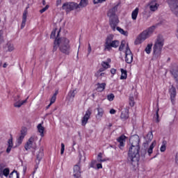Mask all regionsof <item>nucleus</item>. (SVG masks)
I'll list each match as a JSON object with an SVG mask.
<instances>
[{"instance_id":"nucleus-25","label":"nucleus","mask_w":178,"mask_h":178,"mask_svg":"<svg viewBox=\"0 0 178 178\" xmlns=\"http://www.w3.org/2000/svg\"><path fill=\"white\" fill-rule=\"evenodd\" d=\"M88 5V0H81L80 3L78 4V9L80 8H86Z\"/></svg>"},{"instance_id":"nucleus-16","label":"nucleus","mask_w":178,"mask_h":178,"mask_svg":"<svg viewBox=\"0 0 178 178\" xmlns=\"http://www.w3.org/2000/svg\"><path fill=\"white\" fill-rule=\"evenodd\" d=\"M90 116H91V112L90 110H88L86 112L85 115L82 118V120H81L82 126H86V124H87V122H88V119H90Z\"/></svg>"},{"instance_id":"nucleus-47","label":"nucleus","mask_w":178,"mask_h":178,"mask_svg":"<svg viewBox=\"0 0 178 178\" xmlns=\"http://www.w3.org/2000/svg\"><path fill=\"white\" fill-rule=\"evenodd\" d=\"M56 29L55 30H54L52 32H51V34L50 35V38H55V35H56Z\"/></svg>"},{"instance_id":"nucleus-21","label":"nucleus","mask_w":178,"mask_h":178,"mask_svg":"<svg viewBox=\"0 0 178 178\" xmlns=\"http://www.w3.org/2000/svg\"><path fill=\"white\" fill-rule=\"evenodd\" d=\"M27 99H29V97H27L25 100H23V101L18 100L14 104V106L15 108H20L22 105H24V104L27 102Z\"/></svg>"},{"instance_id":"nucleus-59","label":"nucleus","mask_w":178,"mask_h":178,"mask_svg":"<svg viewBox=\"0 0 178 178\" xmlns=\"http://www.w3.org/2000/svg\"><path fill=\"white\" fill-rule=\"evenodd\" d=\"M175 162L176 163H178V154H177L175 156Z\"/></svg>"},{"instance_id":"nucleus-37","label":"nucleus","mask_w":178,"mask_h":178,"mask_svg":"<svg viewBox=\"0 0 178 178\" xmlns=\"http://www.w3.org/2000/svg\"><path fill=\"white\" fill-rule=\"evenodd\" d=\"M102 66L103 68L106 69H106H109V67H111L109 63L105 61L102 62Z\"/></svg>"},{"instance_id":"nucleus-28","label":"nucleus","mask_w":178,"mask_h":178,"mask_svg":"<svg viewBox=\"0 0 178 178\" xmlns=\"http://www.w3.org/2000/svg\"><path fill=\"white\" fill-rule=\"evenodd\" d=\"M106 86V83H99L97 90L99 91V92H102L105 90V86Z\"/></svg>"},{"instance_id":"nucleus-26","label":"nucleus","mask_w":178,"mask_h":178,"mask_svg":"<svg viewBox=\"0 0 178 178\" xmlns=\"http://www.w3.org/2000/svg\"><path fill=\"white\" fill-rule=\"evenodd\" d=\"M115 30L119 31V33H120V34H122V35H125V37H127V35H129V32L123 30L122 28H120L118 26H115Z\"/></svg>"},{"instance_id":"nucleus-12","label":"nucleus","mask_w":178,"mask_h":178,"mask_svg":"<svg viewBox=\"0 0 178 178\" xmlns=\"http://www.w3.org/2000/svg\"><path fill=\"white\" fill-rule=\"evenodd\" d=\"M6 165L3 163L0 164V176H9V168H5Z\"/></svg>"},{"instance_id":"nucleus-11","label":"nucleus","mask_w":178,"mask_h":178,"mask_svg":"<svg viewBox=\"0 0 178 178\" xmlns=\"http://www.w3.org/2000/svg\"><path fill=\"white\" fill-rule=\"evenodd\" d=\"M147 7L149 8L150 12H156L159 8V4L156 3V1L153 0L148 3Z\"/></svg>"},{"instance_id":"nucleus-52","label":"nucleus","mask_w":178,"mask_h":178,"mask_svg":"<svg viewBox=\"0 0 178 178\" xmlns=\"http://www.w3.org/2000/svg\"><path fill=\"white\" fill-rule=\"evenodd\" d=\"M177 0H166V2L168 3V5H171V3H173V2L177 1Z\"/></svg>"},{"instance_id":"nucleus-27","label":"nucleus","mask_w":178,"mask_h":178,"mask_svg":"<svg viewBox=\"0 0 178 178\" xmlns=\"http://www.w3.org/2000/svg\"><path fill=\"white\" fill-rule=\"evenodd\" d=\"M97 114L96 115L97 119H101L104 116V109L102 108H97Z\"/></svg>"},{"instance_id":"nucleus-58","label":"nucleus","mask_w":178,"mask_h":178,"mask_svg":"<svg viewBox=\"0 0 178 178\" xmlns=\"http://www.w3.org/2000/svg\"><path fill=\"white\" fill-rule=\"evenodd\" d=\"M60 3H62V0H57V1H56V5H57V6H59V5H60Z\"/></svg>"},{"instance_id":"nucleus-13","label":"nucleus","mask_w":178,"mask_h":178,"mask_svg":"<svg viewBox=\"0 0 178 178\" xmlns=\"http://www.w3.org/2000/svg\"><path fill=\"white\" fill-rule=\"evenodd\" d=\"M169 92L170 95V99L172 104H175V99L176 98V88L172 86L171 88L169 89Z\"/></svg>"},{"instance_id":"nucleus-41","label":"nucleus","mask_w":178,"mask_h":178,"mask_svg":"<svg viewBox=\"0 0 178 178\" xmlns=\"http://www.w3.org/2000/svg\"><path fill=\"white\" fill-rule=\"evenodd\" d=\"M107 99L110 102L113 101V99H115V95H113V93H111L110 95H108Z\"/></svg>"},{"instance_id":"nucleus-63","label":"nucleus","mask_w":178,"mask_h":178,"mask_svg":"<svg viewBox=\"0 0 178 178\" xmlns=\"http://www.w3.org/2000/svg\"><path fill=\"white\" fill-rule=\"evenodd\" d=\"M2 154H3V152L0 149V157H1V155H2Z\"/></svg>"},{"instance_id":"nucleus-60","label":"nucleus","mask_w":178,"mask_h":178,"mask_svg":"<svg viewBox=\"0 0 178 178\" xmlns=\"http://www.w3.org/2000/svg\"><path fill=\"white\" fill-rule=\"evenodd\" d=\"M8 66V64L6 63H5L3 65V67H7Z\"/></svg>"},{"instance_id":"nucleus-55","label":"nucleus","mask_w":178,"mask_h":178,"mask_svg":"<svg viewBox=\"0 0 178 178\" xmlns=\"http://www.w3.org/2000/svg\"><path fill=\"white\" fill-rule=\"evenodd\" d=\"M110 113H111V115H115V114L116 113V110H115V109H113V108L111 109V110H110Z\"/></svg>"},{"instance_id":"nucleus-43","label":"nucleus","mask_w":178,"mask_h":178,"mask_svg":"<svg viewBox=\"0 0 178 178\" xmlns=\"http://www.w3.org/2000/svg\"><path fill=\"white\" fill-rule=\"evenodd\" d=\"M27 13H28L27 10H25L24 11V13H23V15H22V21L26 22V20H27Z\"/></svg>"},{"instance_id":"nucleus-15","label":"nucleus","mask_w":178,"mask_h":178,"mask_svg":"<svg viewBox=\"0 0 178 178\" xmlns=\"http://www.w3.org/2000/svg\"><path fill=\"white\" fill-rule=\"evenodd\" d=\"M44 156V149L41 147L39 150L36 152V163H40L41 159H42Z\"/></svg>"},{"instance_id":"nucleus-64","label":"nucleus","mask_w":178,"mask_h":178,"mask_svg":"<svg viewBox=\"0 0 178 178\" xmlns=\"http://www.w3.org/2000/svg\"><path fill=\"white\" fill-rule=\"evenodd\" d=\"M42 3L43 5H45V0H43Z\"/></svg>"},{"instance_id":"nucleus-29","label":"nucleus","mask_w":178,"mask_h":178,"mask_svg":"<svg viewBox=\"0 0 178 178\" xmlns=\"http://www.w3.org/2000/svg\"><path fill=\"white\" fill-rule=\"evenodd\" d=\"M121 76L120 79L121 80H126L127 79V71L124 70L123 68H121Z\"/></svg>"},{"instance_id":"nucleus-57","label":"nucleus","mask_w":178,"mask_h":178,"mask_svg":"<svg viewBox=\"0 0 178 178\" xmlns=\"http://www.w3.org/2000/svg\"><path fill=\"white\" fill-rule=\"evenodd\" d=\"M111 74H115V73H116V70L115 69H111Z\"/></svg>"},{"instance_id":"nucleus-38","label":"nucleus","mask_w":178,"mask_h":178,"mask_svg":"<svg viewBox=\"0 0 178 178\" xmlns=\"http://www.w3.org/2000/svg\"><path fill=\"white\" fill-rule=\"evenodd\" d=\"M160 151L161 152H165V151H166V141L163 142V145L160 148Z\"/></svg>"},{"instance_id":"nucleus-32","label":"nucleus","mask_w":178,"mask_h":178,"mask_svg":"<svg viewBox=\"0 0 178 178\" xmlns=\"http://www.w3.org/2000/svg\"><path fill=\"white\" fill-rule=\"evenodd\" d=\"M156 144V141L154 140L151 145L149 146V148L147 150V152L149 154V155H151V154H152V150L154 149V147H155V145Z\"/></svg>"},{"instance_id":"nucleus-22","label":"nucleus","mask_w":178,"mask_h":178,"mask_svg":"<svg viewBox=\"0 0 178 178\" xmlns=\"http://www.w3.org/2000/svg\"><path fill=\"white\" fill-rule=\"evenodd\" d=\"M172 74L176 83H178V67H175L172 69Z\"/></svg>"},{"instance_id":"nucleus-40","label":"nucleus","mask_w":178,"mask_h":178,"mask_svg":"<svg viewBox=\"0 0 178 178\" xmlns=\"http://www.w3.org/2000/svg\"><path fill=\"white\" fill-rule=\"evenodd\" d=\"M134 97L132 95L129 96V105L130 106H134Z\"/></svg>"},{"instance_id":"nucleus-36","label":"nucleus","mask_w":178,"mask_h":178,"mask_svg":"<svg viewBox=\"0 0 178 178\" xmlns=\"http://www.w3.org/2000/svg\"><path fill=\"white\" fill-rule=\"evenodd\" d=\"M9 178H19V174L17 172L13 171L10 174Z\"/></svg>"},{"instance_id":"nucleus-61","label":"nucleus","mask_w":178,"mask_h":178,"mask_svg":"<svg viewBox=\"0 0 178 178\" xmlns=\"http://www.w3.org/2000/svg\"><path fill=\"white\" fill-rule=\"evenodd\" d=\"M51 105H52V104H51V103L46 107V108L47 109H49V107L51 106Z\"/></svg>"},{"instance_id":"nucleus-45","label":"nucleus","mask_w":178,"mask_h":178,"mask_svg":"<svg viewBox=\"0 0 178 178\" xmlns=\"http://www.w3.org/2000/svg\"><path fill=\"white\" fill-rule=\"evenodd\" d=\"M3 31L2 30H0V44H2L3 42Z\"/></svg>"},{"instance_id":"nucleus-35","label":"nucleus","mask_w":178,"mask_h":178,"mask_svg":"<svg viewBox=\"0 0 178 178\" xmlns=\"http://www.w3.org/2000/svg\"><path fill=\"white\" fill-rule=\"evenodd\" d=\"M105 72H96L95 74V77H97V79H102V77H105Z\"/></svg>"},{"instance_id":"nucleus-18","label":"nucleus","mask_w":178,"mask_h":178,"mask_svg":"<svg viewBox=\"0 0 178 178\" xmlns=\"http://www.w3.org/2000/svg\"><path fill=\"white\" fill-rule=\"evenodd\" d=\"M145 138L146 142L144 143V145L145 147H148L149 143H151V141H152V138H154L152 132H149Z\"/></svg>"},{"instance_id":"nucleus-23","label":"nucleus","mask_w":178,"mask_h":178,"mask_svg":"<svg viewBox=\"0 0 178 178\" xmlns=\"http://www.w3.org/2000/svg\"><path fill=\"white\" fill-rule=\"evenodd\" d=\"M37 129H38V133H40V136L41 137H44V131L45 130V128L42 127V124H38Z\"/></svg>"},{"instance_id":"nucleus-54","label":"nucleus","mask_w":178,"mask_h":178,"mask_svg":"<svg viewBox=\"0 0 178 178\" xmlns=\"http://www.w3.org/2000/svg\"><path fill=\"white\" fill-rule=\"evenodd\" d=\"M25 26H26V21L22 20L21 29H24Z\"/></svg>"},{"instance_id":"nucleus-17","label":"nucleus","mask_w":178,"mask_h":178,"mask_svg":"<svg viewBox=\"0 0 178 178\" xmlns=\"http://www.w3.org/2000/svg\"><path fill=\"white\" fill-rule=\"evenodd\" d=\"M74 177L75 178H80L81 177V171L79 165L74 166Z\"/></svg>"},{"instance_id":"nucleus-51","label":"nucleus","mask_w":178,"mask_h":178,"mask_svg":"<svg viewBox=\"0 0 178 178\" xmlns=\"http://www.w3.org/2000/svg\"><path fill=\"white\" fill-rule=\"evenodd\" d=\"M95 163H97V161H92L90 163V168H95Z\"/></svg>"},{"instance_id":"nucleus-31","label":"nucleus","mask_w":178,"mask_h":178,"mask_svg":"<svg viewBox=\"0 0 178 178\" xmlns=\"http://www.w3.org/2000/svg\"><path fill=\"white\" fill-rule=\"evenodd\" d=\"M122 120H126V119H129V112L127 111H122L120 116Z\"/></svg>"},{"instance_id":"nucleus-56","label":"nucleus","mask_w":178,"mask_h":178,"mask_svg":"<svg viewBox=\"0 0 178 178\" xmlns=\"http://www.w3.org/2000/svg\"><path fill=\"white\" fill-rule=\"evenodd\" d=\"M97 169H102V164L97 163Z\"/></svg>"},{"instance_id":"nucleus-46","label":"nucleus","mask_w":178,"mask_h":178,"mask_svg":"<svg viewBox=\"0 0 178 178\" xmlns=\"http://www.w3.org/2000/svg\"><path fill=\"white\" fill-rule=\"evenodd\" d=\"M49 8V6L47 5L44 8H43L42 10H40V13H44V12H46L48 10V8Z\"/></svg>"},{"instance_id":"nucleus-5","label":"nucleus","mask_w":178,"mask_h":178,"mask_svg":"<svg viewBox=\"0 0 178 178\" xmlns=\"http://www.w3.org/2000/svg\"><path fill=\"white\" fill-rule=\"evenodd\" d=\"M155 30V26H151L149 29L144 31L142 33H140L138 38L136 39L134 44L135 45H138L145 41L147 38H149L151 35H152V33H154Z\"/></svg>"},{"instance_id":"nucleus-2","label":"nucleus","mask_w":178,"mask_h":178,"mask_svg":"<svg viewBox=\"0 0 178 178\" xmlns=\"http://www.w3.org/2000/svg\"><path fill=\"white\" fill-rule=\"evenodd\" d=\"M163 45H165V39L162 35H159L153 46V59H159L161 58Z\"/></svg>"},{"instance_id":"nucleus-24","label":"nucleus","mask_w":178,"mask_h":178,"mask_svg":"<svg viewBox=\"0 0 178 178\" xmlns=\"http://www.w3.org/2000/svg\"><path fill=\"white\" fill-rule=\"evenodd\" d=\"M4 48L6 49L7 48V51L8 52H12L13 51H15V45H13V44L10 42H8Z\"/></svg>"},{"instance_id":"nucleus-1","label":"nucleus","mask_w":178,"mask_h":178,"mask_svg":"<svg viewBox=\"0 0 178 178\" xmlns=\"http://www.w3.org/2000/svg\"><path fill=\"white\" fill-rule=\"evenodd\" d=\"M129 143L131 146L128 152V162L133 169H136L140 161V137L138 136H131Z\"/></svg>"},{"instance_id":"nucleus-19","label":"nucleus","mask_w":178,"mask_h":178,"mask_svg":"<svg viewBox=\"0 0 178 178\" xmlns=\"http://www.w3.org/2000/svg\"><path fill=\"white\" fill-rule=\"evenodd\" d=\"M12 148H13V138L10 137V138L8 141V147L6 149V153L9 154V152L12 151Z\"/></svg>"},{"instance_id":"nucleus-50","label":"nucleus","mask_w":178,"mask_h":178,"mask_svg":"<svg viewBox=\"0 0 178 178\" xmlns=\"http://www.w3.org/2000/svg\"><path fill=\"white\" fill-rule=\"evenodd\" d=\"M91 44H88V55H90L91 54Z\"/></svg>"},{"instance_id":"nucleus-49","label":"nucleus","mask_w":178,"mask_h":178,"mask_svg":"<svg viewBox=\"0 0 178 178\" xmlns=\"http://www.w3.org/2000/svg\"><path fill=\"white\" fill-rule=\"evenodd\" d=\"M106 0H93L94 3H102V2H105Z\"/></svg>"},{"instance_id":"nucleus-48","label":"nucleus","mask_w":178,"mask_h":178,"mask_svg":"<svg viewBox=\"0 0 178 178\" xmlns=\"http://www.w3.org/2000/svg\"><path fill=\"white\" fill-rule=\"evenodd\" d=\"M64 152H65V144L61 143V150H60L61 155H63Z\"/></svg>"},{"instance_id":"nucleus-7","label":"nucleus","mask_w":178,"mask_h":178,"mask_svg":"<svg viewBox=\"0 0 178 178\" xmlns=\"http://www.w3.org/2000/svg\"><path fill=\"white\" fill-rule=\"evenodd\" d=\"M62 9L69 13V12H72L74 9H79V4L74 2H66L63 4Z\"/></svg>"},{"instance_id":"nucleus-39","label":"nucleus","mask_w":178,"mask_h":178,"mask_svg":"<svg viewBox=\"0 0 178 178\" xmlns=\"http://www.w3.org/2000/svg\"><path fill=\"white\" fill-rule=\"evenodd\" d=\"M106 159H102V153H99L97 156V162H105Z\"/></svg>"},{"instance_id":"nucleus-34","label":"nucleus","mask_w":178,"mask_h":178,"mask_svg":"<svg viewBox=\"0 0 178 178\" xmlns=\"http://www.w3.org/2000/svg\"><path fill=\"white\" fill-rule=\"evenodd\" d=\"M145 51L148 54H151V51H152V44H147Z\"/></svg>"},{"instance_id":"nucleus-44","label":"nucleus","mask_w":178,"mask_h":178,"mask_svg":"<svg viewBox=\"0 0 178 178\" xmlns=\"http://www.w3.org/2000/svg\"><path fill=\"white\" fill-rule=\"evenodd\" d=\"M56 101V94H54L50 100V105H52V104H54V102Z\"/></svg>"},{"instance_id":"nucleus-3","label":"nucleus","mask_w":178,"mask_h":178,"mask_svg":"<svg viewBox=\"0 0 178 178\" xmlns=\"http://www.w3.org/2000/svg\"><path fill=\"white\" fill-rule=\"evenodd\" d=\"M58 47H59L60 51L63 54H65V55L70 54V45L69 44V40L66 38L56 39L54 41V51H56Z\"/></svg>"},{"instance_id":"nucleus-6","label":"nucleus","mask_w":178,"mask_h":178,"mask_svg":"<svg viewBox=\"0 0 178 178\" xmlns=\"http://www.w3.org/2000/svg\"><path fill=\"white\" fill-rule=\"evenodd\" d=\"M120 44L119 40H113V35H109L106 38L104 49L105 51H111L112 48H118Z\"/></svg>"},{"instance_id":"nucleus-62","label":"nucleus","mask_w":178,"mask_h":178,"mask_svg":"<svg viewBox=\"0 0 178 178\" xmlns=\"http://www.w3.org/2000/svg\"><path fill=\"white\" fill-rule=\"evenodd\" d=\"M80 49V44L79 45V47H78V51H77V56H79V51Z\"/></svg>"},{"instance_id":"nucleus-10","label":"nucleus","mask_w":178,"mask_h":178,"mask_svg":"<svg viewBox=\"0 0 178 178\" xmlns=\"http://www.w3.org/2000/svg\"><path fill=\"white\" fill-rule=\"evenodd\" d=\"M27 135V128H22L21 130V134L18 138L17 139V145H20L24 140V137Z\"/></svg>"},{"instance_id":"nucleus-8","label":"nucleus","mask_w":178,"mask_h":178,"mask_svg":"<svg viewBox=\"0 0 178 178\" xmlns=\"http://www.w3.org/2000/svg\"><path fill=\"white\" fill-rule=\"evenodd\" d=\"M38 140V137L36 136H31L26 143L25 144L24 148L26 151H29V149H31V148H34L35 147V141Z\"/></svg>"},{"instance_id":"nucleus-53","label":"nucleus","mask_w":178,"mask_h":178,"mask_svg":"<svg viewBox=\"0 0 178 178\" xmlns=\"http://www.w3.org/2000/svg\"><path fill=\"white\" fill-rule=\"evenodd\" d=\"M105 70H106L105 68H104V67H102L97 72L102 73V72H105Z\"/></svg>"},{"instance_id":"nucleus-14","label":"nucleus","mask_w":178,"mask_h":178,"mask_svg":"<svg viewBox=\"0 0 178 178\" xmlns=\"http://www.w3.org/2000/svg\"><path fill=\"white\" fill-rule=\"evenodd\" d=\"M76 94H77L76 89H74V90H70L67 97V101H69V102H73L74 97H76Z\"/></svg>"},{"instance_id":"nucleus-30","label":"nucleus","mask_w":178,"mask_h":178,"mask_svg":"<svg viewBox=\"0 0 178 178\" xmlns=\"http://www.w3.org/2000/svg\"><path fill=\"white\" fill-rule=\"evenodd\" d=\"M137 16H138V8H136L131 14V18L133 20L137 19Z\"/></svg>"},{"instance_id":"nucleus-20","label":"nucleus","mask_w":178,"mask_h":178,"mask_svg":"<svg viewBox=\"0 0 178 178\" xmlns=\"http://www.w3.org/2000/svg\"><path fill=\"white\" fill-rule=\"evenodd\" d=\"M118 143H120V148H122V147H124V143H126V136H121L118 139Z\"/></svg>"},{"instance_id":"nucleus-4","label":"nucleus","mask_w":178,"mask_h":178,"mask_svg":"<svg viewBox=\"0 0 178 178\" xmlns=\"http://www.w3.org/2000/svg\"><path fill=\"white\" fill-rule=\"evenodd\" d=\"M117 11L118 6H115L113 8L110 9L107 14V16L109 17L110 26L113 31H116V26H118L119 23L118 15H116Z\"/></svg>"},{"instance_id":"nucleus-9","label":"nucleus","mask_w":178,"mask_h":178,"mask_svg":"<svg viewBox=\"0 0 178 178\" xmlns=\"http://www.w3.org/2000/svg\"><path fill=\"white\" fill-rule=\"evenodd\" d=\"M125 62L127 63H131L133 62V54L131 50H130V47H129V44H127L125 51Z\"/></svg>"},{"instance_id":"nucleus-33","label":"nucleus","mask_w":178,"mask_h":178,"mask_svg":"<svg viewBox=\"0 0 178 178\" xmlns=\"http://www.w3.org/2000/svg\"><path fill=\"white\" fill-rule=\"evenodd\" d=\"M159 106L157 104V110L156 111V115H154V119L156 120V123H159Z\"/></svg>"},{"instance_id":"nucleus-42","label":"nucleus","mask_w":178,"mask_h":178,"mask_svg":"<svg viewBox=\"0 0 178 178\" xmlns=\"http://www.w3.org/2000/svg\"><path fill=\"white\" fill-rule=\"evenodd\" d=\"M125 45H126V41L122 40L121 42V44L120 45L119 51H123V48H124Z\"/></svg>"}]
</instances>
